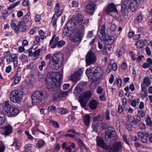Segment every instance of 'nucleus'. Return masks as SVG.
<instances>
[{"label": "nucleus", "mask_w": 152, "mask_h": 152, "mask_svg": "<svg viewBox=\"0 0 152 152\" xmlns=\"http://www.w3.org/2000/svg\"><path fill=\"white\" fill-rule=\"evenodd\" d=\"M62 77V75L59 72H50L47 74L46 86L48 89L56 91L53 97V99L55 101L59 99L57 94V90L61 85Z\"/></svg>", "instance_id": "f257e3e1"}, {"label": "nucleus", "mask_w": 152, "mask_h": 152, "mask_svg": "<svg viewBox=\"0 0 152 152\" xmlns=\"http://www.w3.org/2000/svg\"><path fill=\"white\" fill-rule=\"evenodd\" d=\"M63 57V54L61 52H59L54 54L49 62L50 68L54 70L58 69L61 66Z\"/></svg>", "instance_id": "f03ea898"}, {"label": "nucleus", "mask_w": 152, "mask_h": 152, "mask_svg": "<svg viewBox=\"0 0 152 152\" xmlns=\"http://www.w3.org/2000/svg\"><path fill=\"white\" fill-rule=\"evenodd\" d=\"M49 96L48 92L37 91H34L31 95L32 103L33 105L41 104L45 102V99Z\"/></svg>", "instance_id": "7ed1b4c3"}, {"label": "nucleus", "mask_w": 152, "mask_h": 152, "mask_svg": "<svg viewBox=\"0 0 152 152\" xmlns=\"http://www.w3.org/2000/svg\"><path fill=\"white\" fill-rule=\"evenodd\" d=\"M23 93L20 90H15L13 91L10 93V100L15 103H18L22 100Z\"/></svg>", "instance_id": "20e7f679"}, {"label": "nucleus", "mask_w": 152, "mask_h": 152, "mask_svg": "<svg viewBox=\"0 0 152 152\" xmlns=\"http://www.w3.org/2000/svg\"><path fill=\"white\" fill-rule=\"evenodd\" d=\"M74 23L70 20L67 23L66 26L63 30V34L65 36L70 37L76 29L73 25Z\"/></svg>", "instance_id": "39448f33"}, {"label": "nucleus", "mask_w": 152, "mask_h": 152, "mask_svg": "<svg viewBox=\"0 0 152 152\" xmlns=\"http://www.w3.org/2000/svg\"><path fill=\"white\" fill-rule=\"evenodd\" d=\"M83 31L82 29H75L74 32L70 37L72 41L77 42L81 41L83 37Z\"/></svg>", "instance_id": "423d86ee"}, {"label": "nucleus", "mask_w": 152, "mask_h": 152, "mask_svg": "<svg viewBox=\"0 0 152 152\" xmlns=\"http://www.w3.org/2000/svg\"><path fill=\"white\" fill-rule=\"evenodd\" d=\"M86 73L89 81L91 82V86H94L95 85V69L94 67L92 68H88L86 71Z\"/></svg>", "instance_id": "0eeeda50"}, {"label": "nucleus", "mask_w": 152, "mask_h": 152, "mask_svg": "<svg viewBox=\"0 0 152 152\" xmlns=\"http://www.w3.org/2000/svg\"><path fill=\"white\" fill-rule=\"evenodd\" d=\"M91 95V92L88 91L85 92L82 96L80 98L79 102L83 107H85L88 100L90 98Z\"/></svg>", "instance_id": "6e6552de"}, {"label": "nucleus", "mask_w": 152, "mask_h": 152, "mask_svg": "<svg viewBox=\"0 0 152 152\" xmlns=\"http://www.w3.org/2000/svg\"><path fill=\"white\" fill-rule=\"evenodd\" d=\"M76 20H77L81 29L83 30L84 29V27L86 26L88 23V20L84 16L80 14H78L76 16Z\"/></svg>", "instance_id": "1a4fd4ad"}, {"label": "nucleus", "mask_w": 152, "mask_h": 152, "mask_svg": "<svg viewBox=\"0 0 152 152\" xmlns=\"http://www.w3.org/2000/svg\"><path fill=\"white\" fill-rule=\"evenodd\" d=\"M86 65L94 64L95 62V54L91 50L88 52L86 56Z\"/></svg>", "instance_id": "9d476101"}, {"label": "nucleus", "mask_w": 152, "mask_h": 152, "mask_svg": "<svg viewBox=\"0 0 152 152\" xmlns=\"http://www.w3.org/2000/svg\"><path fill=\"white\" fill-rule=\"evenodd\" d=\"M122 144L121 142H114L112 146L108 147V152H117L120 150L122 148Z\"/></svg>", "instance_id": "9b49d317"}, {"label": "nucleus", "mask_w": 152, "mask_h": 152, "mask_svg": "<svg viewBox=\"0 0 152 152\" xmlns=\"http://www.w3.org/2000/svg\"><path fill=\"white\" fill-rule=\"evenodd\" d=\"M6 61L8 63L13 62L15 67H16L18 65V57L17 55L13 54L6 59Z\"/></svg>", "instance_id": "f8f14e48"}, {"label": "nucleus", "mask_w": 152, "mask_h": 152, "mask_svg": "<svg viewBox=\"0 0 152 152\" xmlns=\"http://www.w3.org/2000/svg\"><path fill=\"white\" fill-rule=\"evenodd\" d=\"M83 70L80 69L77 72L72 75L70 77V80L73 82H76L79 80L80 77L83 73Z\"/></svg>", "instance_id": "ddd939ff"}, {"label": "nucleus", "mask_w": 152, "mask_h": 152, "mask_svg": "<svg viewBox=\"0 0 152 152\" xmlns=\"http://www.w3.org/2000/svg\"><path fill=\"white\" fill-rule=\"evenodd\" d=\"M105 12L106 13L110 15L112 12L117 13L118 11L115 5L113 3H110L105 9Z\"/></svg>", "instance_id": "4468645a"}, {"label": "nucleus", "mask_w": 152, "mask_h": 152, "mask_svg": "<svg viewBox=\"0 0 152 152\" xmlns=\"http://www.w3.org/2000/svg\"><path fill=\"white\" fill-rule=\"evenodd\" d=\"M128 2L124 1L122 5L121 11L123 15H127L130 10L129 7L128 6L129 4Z\"/></svg>", "instance_id": "2eb2a0df"}, {"label": "nucleus", "mask_w": 152, "mask_h": 152, "mask_svg": "<svg viewBox=\"0 0 152 152\" xmlns=\"http://www.w3.org/2000/svg\"><path fill=\"white\" fill-rule=\"evenodd\" d=\"M96 67V81H97L103 78V72L101 67L98 65Z\"/></svg>", "instance_id": "dca6fc26"}, {"label": "nucleus", "mask_w": 152, "mask_h": 152, "mask_svg": "<svg viewBox=\"0 0 152 152\" xmlns=\"http://www.w3.org/2000/svg\"><path fill=\"white\" fill-rule=\"evenodd\" d=\"M97 145L107 151L109 146L107 145L102 138L99 137H96Z\"/></svg>", "instance_id": "f3484780"}, {"label": "nucleus", "mask_w": 152, "mask_h": 152, "mask_svg": "<svg viewBox=\"0 0 152 152\" xmlns=\"http://www.w3.org/2000/svg\"><path fill=\"white\" fill-rule=\"evenodd\" d=\"M12 107H13L10 104L9 101H6L5 102L4 105L3 107V109L4 111L9 117Z\"/></svg>", "instance_id": "a211bd4d"}, {"label": "nucleus", "mask_w": 152, "mask_h": 152, "mask_svg": "<svg viewBox=\"0 0 152 152\" xmlns=\"http://www.w3.org/2000/svg\"><path fill=\"white\" fill-rule=\"evenodd\" d=\"M125 1L128 2L129 5L128 7H129V10L132 11L134 12L137 9L139 5H137V3H135L132 0H126Z\"/></svg>", "instance_id": "6ab92c4d"}, {"label": "nucleus", "mask_w": 152, "mask_h": 152, "mask_svg": "<svg viewBox=\"0 0 152 152\" xmlns=\"http://www.w3.org/2000/svg\"><path fill=\"white\" fill-rule=\"evenodd\" d=\"M95 7V5L94 3L88 4L86 6V11L88 13L93 15L94 13Z\"/></svg>", "instance_id": "aec40b11"}, {"label": "nucleus", "mask_w": 152, "mask_h": 152, "mask_svg": "<svg viewBox=\"0 0 152 152\" xmlns=\"http://www.w3.org/2000/svg\"><path fill=\"white\" fill-rule=\"evenodd\" d=\"M23 23V22H19L18 23V26H17L14 22H12L11 23V26L12 28L14 29L15 32L17 34H18L19 32L20 28L22 26Z\"/></svg>", "instance_id": "412c9836"}, {"label": "nucleus", "mask_w": 152, "mask_h": 152, "mask_svg": "<svg viewBox=\"0 0 152 152\" xmlns=\"http://www.w3.org/2000/svg\"><path fill=\"white\" fill-rule=\"evenodd\" d=\"M103 40L106 44L111 45L115 41V38L113 37L110 36L106 37L105 38L103 39Z\"/></svg>", "instance_id": "4be33fe9"}, {"label": "nucleus", "mask_w": 152, "mask_h": 152, "mask_svg": "<svg viewBox=\"0 0 152 152\" xmlns=\"http://www.w3.org/2000/svg\"><path fill=\"white\" fill-rule=\"evenodd\" d=\"M111 61V60L110 62L107 70V72L108 73H109L112 70L116 71L117 69L118 66L117 64L115 63L112 64Z\"/></svg>", "instance_id": "5701e85b"}, {"label": "nucleus", "mask_w": 152, "mask_h": 152, "mask_svg": "<svg viewBox=\"0 0 152 152\" xmlns=\"http://www.w3.org/2000/svg\"><path fill=\"white\" fill-rule=\"evenodd\" d=\"M3 129L4 130V134L5 135H7L12 133V127L9 125L5 126L3 128Z\"/></svg>", "instance_id": "b1692460"}, {"label": "nucleus", "mask_w": 152, "mask_h": 152, "mask_svg": "<svg viewBox=\"0 0 152 152\" xmlns=\"http://www.w3.org/2000/svg\"><path fill=\"white\" fill-rule=\"evenodd\" d=\"M141 120V118L140 116L137 115L136 118L133 117V119L132 121L130 122V124L132 125H136Z\"/></svg>", "instance_id": "393cba45"}, {"label": "nucleus", "mask_w": 152, "mask_h": 152, "mask_svg": "<svg viewBox=\"0 0 152 152\" xmlns=\"http://www.w3.org/2000/svg\"><path fill=\"white\" fill-rule=\"evenodd\" d=\"M83 119L85 124L87 126L90 124V116L89 115L87 114L83 116Z\"/></svg>", "instance_id": "a878e982"}, {"label": "nucleus", "mask_w": 152, "mask_h": 152, "mask_svg": "<svg viewBox=\"0 0 152 152\" xmlns=\"http://www.w3.org/2000/svg\"><path fill=\"white\" fill-rule=\"evenodd\" d=\"M68 91H63L61 90H58V89L57 90V95H58V97H59L60 98L66 96L68 94Z\"/></svg>", "instance_id": "bb28decb"}, {"label": "nucleus", "mask_w": 152, "mask_h": 152, "mask_svg": "<svg viewBox=\"0 0 152 152\" xmlns=\"http://www.w3.org/2000/svg\"><path fill=\"white\" fill-rule=\"evenodd\" d=\"M19 112V111L18 109L13 107L11 111L9 114V117H13L16 116L18 114Z\"/></svg>", "instance_id": "cd10ccee"}, {"label": "nucleus", "mask_w": 152, "mask_h": 152, "mask_svg": "<svg viewBox=\"0 0 152 152\" xmlns=\"http://www.w3.org/2000/svg\"><path fill=\"white\" fill-rule=\"evenodd\" d=\"M116 133L114 130L111 131L107 133V135L109 138L111 139L112 137H115L116 135Z\"/></svg>", "instance_id": "c85d7f7f"}, {"label": "nucleus", "mask_w": 152, "mask_h": 152, "mask_svg": "<svg viewBox=\"0 0 152 152\" xmlns=\"http://www.w3.org/2000/svg\"><path fill=\"white\" fill-rule=\"evenodd\" d=\"M98 30L100 31V33L102 36H103L105 34V26L104 25H103L101 27H98Z\"/></svg>", "instance_id": "c756f323"}, {"label": "nucleus", "mask_w": 152, "mask_h": 152, "mask_svg": "<svg viewBox=\"0 0 152 152\" xmlns=\"http://www.w3.org/2000/svg\"><path fill=\"white\" fill-rule=\"evenodd\" d=\"M135 45L137 48L140 49L144 46L143 42L140 40L136 42Z\"/></svg>", "instance_id": "7c9ffc66"}, {"label": "nucleus", "mask_w": 152, "mask_h": 152, "mask_svg": "<svg viewBox=\"0 0 152 152\" xmlns=\"http://www.w3.org/2000/svg\"><path fill=\"white\" fill-rule=\"evenodd\" d=\"M140 102V99H132L131 100V105L133 107H135Z\"/></svg>", "instance_id": "2f4dec72"}, {"label": "nucleus", "mask_w": 152, "mask_h": 152, "mask_svg": "<svg viewBox=\"0 0 152 152\" xmlns=\"http://www.w3.org/2000/svg\"><path fill=\"white\" fill-rule=\"evenodd\" d=\"M18 75V74L17 73L15 75V76L13 77V79H14V83L15 84H18L21 80V77L20 76H19L16 77V76H17Z\"/></svg>", "instance_id": "473e14b6"}, {"label": "nucleus", "mask_w": 152, "mask_h": 152, "mask_svg": "<svg viewBox=\"0 0 152 152\" xmlns=\"http://www.w3.org/2000/svg\"><path fill=\"white\" fill-rule=\"evenodd\" d=\"M143 19V17L141 15H138L134 20V23H138L141 22Z\"/></svg>", "instance_id": "72a5a7b5"}, {"label": "nucleus", "mask_w": 152, "mask_h": 152, "mask_svg": "<svg viewBox=\"0 0 152 152\" xmlns=\"http://www.w3.org/2000/svg\"><path fill=\"white\" fill-rule=\"evenodd\" d=\"M143 83L147 87L148 86L151 84L150 79L148 77L144 78Z\"/></svg>", "instance_id": "f704fd0d"}, {"label": "nucleus", "mask_w": 152, "mask_h": 152, "mask_svg": "<svg viewBox=\"0 0 152 152\" xmlns=\"http://www.w3.org/2000/svg\"><path fill=\"white\" fill-rule=\"evenodd\" d=\"M20 59L23 63L27 62L28 61L27 56L24 54H22L21 55Z\"/></svg>", "instance_id": "c9c22d12"}, {"label": "nucleus", "mask_w": 152, "mask_h": 152, "mask_svg": "<svg viewBox=\"0 0 152 152\" xmlns=\"http://www.w3.org/2000/svg\"><path fill=\"white\" fill-rule=\"evenodd\" d=\"M56 106L53 105L49 106L48 107V111L49 112L53 113L56 112Z\"/></svg>", "instance_id": "e433bc0d"}, {"label": "nucleus", "mask_w": 152, "mask_h": 152, "mask_svg": "<svg viewBox=\"0 0 152 152\" xmlns=\"http://www.w3.org/2000/svg\"><path fill=\"white\" fill-rule=\"evenodd\" d=\"M104 92H105L102 87L100 86L97 87L96 90V93L97 94L99 95L103 94Z\"/></svg>", "instance_id": "4c0bfd02"}, {"label": "nucleus", "mask_w": 152, "mask_h": 152, "mask_svg": "<svg viewBox=\"0 0 152 152\" xmlns=\"http://www.w3.org/2000/svg\"><path fill=\"white\" fill-rule=\"evenodd\" d=\"M89 105L90 108L92 109H95V100H93L90 102Z\"/></svg>", "instance_id": "58836bf2"}, {"label": "nucleus", "mask_w": 152, "mask_h": 152, "mask_svg": "<svg viewBox=\"0 0 152 152\" xmlns=\"http://www.w3.org/2000/svg\"><path fill=\"white\" fill-rule=\"evenodd\" d=\"M105 92H104L103 94H99V98L100 99L103 101H105L106 100V98L105 96Z\"/></svg>", "instance_id": "ea45409f"}, {"label": "nucleus", "mask_w": 152, "mask_h": 152, "mask_svg": "<svg viewBox=\"0 0 152 152\" xmlns=\"http://www.w3.org/2000/svg\"><path fill=\"white\" fill-rule=\"evenodd\" d=\"M44 141L42 140L39 141L37 143L36 145L39 148H40L44 145Z\"/></svg>", "instance_id": "a19ab883"}, {"label": "nucleus", "mask_w": 152, "mask_h": 152, "mask_svg": "<svg viewBox=\"0 0 152 152\" xmlns=\"http://www.w3.org/2000/svg\"><path fill=\"white\" fill-rule=\"evenodd\" d=\"M76 140H77V143L80 146L83 147L86 149L85 145L82 140L80 139H77V138H76Z\"/></svg>", "instance_id": "79ce46f5"}, {"label": "nucleus", "mask_w": 152, "mask_h": 152, "mask_svg": "<svg viewBox=\"0 0 152 152\" xmlns=\"http://www.w3.org/2000/svg\"><path fill=\"white\" fill-rule=\"evenodd\" d=\"M40 52V50L38 49L35 51L34 52V56L36 58H38L39 56Z\"/></svg>", "instance_id": "37998d69"}, {"label": "nucleus", "mask_w": 152, "mask_h": 152, "mask_svg": "<svg viewBox=\"0 0 152 152\" xmlns=\"http://www.w3.org/2000/svg\"><path fill=\"white\" fill-rule=\"evenodd\" d=\"M69 121L72 122H74L76 120V119L73 115H70L68 117Z\"/></svg>", "instance_id": "c03bdc74"}, {"label": "nucleus", "mask_w": 152, "mask_h": 152, "mask_svg": "<svg viewBox=\"0 0 152 152\" xmlns=\"http://www.w3.org/2000/svg\"><path fill=\"white\" fill-rule=\"evenodd\" d=\"M110 112L109 110H106L105 113V116L106 119L107 120H109L110 119Z\"/></svg>", "instance_id": "a18cd8bd"}, {"label": "nucleus", "mask_w": 152, "mask_h": 152, "mask_svg": "<svg viewBox=\"0 0 152 152\" xmlns=\"http://www.w3.org/2000/svg\"><path fill=\"white\" fill-rule=\"evenodd\" d=\"M20 2V1H18L11 4L8 8V10L12 9L17 5Z\"/></svg>", "instance_id": "49530a36"}, {"label": "nucleus", "mask_w": 152, "mask_h": 152, "mask_svg": "<svg viewBox=\"0 0 152 152\" xmlns=\"http://www.w3.org/2000/svg\"><path fill=\"white\" fill-rule=\"evenodd\" d=\"M32 145L31 144H28L26 145L25 146V150L26 152H28L31 149Z\"/></svg>", "instance_id": "de8ad7c7"}, {"label": "nucleus", "mask_w": 152, "mask_h": 152, "mask_svg": "<svg viewBox=\"0 0 152 152\" xmlns=\"http://www.w3.org/2000/svg\"><path fill=\"white\" fill-rule=\"evenodd\" d=\"M129 54L133 61H135L136 59V56L135 53L133 51L130 52Z\"/></svg>", "instance_id": "09e8293b"}, {"label": "nucleus", "mask_w": 152, "mask_h": 152, "mask_svg": "<svg viewBox=\"0 0 152 152\" xmlns=\"http://www.w3.org/2000/svg\"><path fill=\"white\" fill-rule=\"evenodd\" d=\"M38 125L37 124L31 130L32 132V134L34 135L35 134L36 132L37 131H39L38 129Z\"/></svg>", "instance_id": "8fccbe9b"}, {"label": "nucleus", "mask_w": 152, "mask_h": 152, "mask_svg": "<svg viewBox=\"0 0 152 152\" xmlns=\"http://www.w3.org/2000/svg\"><path fill=\"white\" fill-rule=\"evenodd\" d=\"M55 13L54 15H55V16L58 18L62 13V11L61 9L55 12Z\"/></svg>", "instance_id": "3c124183"}, {"label": "nucleus", "mask_w": 152, "mask_h": 152, "mask_svg": "<svg viewBox=\"0 0 152 152\" xmlns=\"http://www.w3.org/2000/svg\"><path fill=\"white\" fill-rule=\"evenodd\" d=\"M46 65V63L44 61H42L41 62V64L39 66V69L40 71H42L43 67Z\"/></svg>", "instance_id": "603ef678"}, {"label": "nucleus", "mask_w": 152, "mask_h": 152, "mask_svg": "<svg viewBox=\"0 0 152 152\" xmlns=\"http://www.w3.org/2000/svg\"><path fill=\"white\" fill-rule=\"evenodd\" d=\"M39 34L41 37V39H44L45 38V32L41 30L39 31Z\"/></svg>", "instance_id": "864d4df0"}, {"label": "nucleus", "mask_w": 152, "mask_h": 152, "mask_svg": "<svg viewBox=\"0 0 152 152\" xmlns=\"http://www.w3.org/2000/svg\"><path fill=\"white\" fill-rule=\"evenodd\" d=\"M115 80L117 83V85L118 87H121L122 83V80L121 79L117 78L115 79Z\"/></svg>", "instance_id": "5fc2aeb1"}, {"label": "nucleus", "mask_w": 152, "mask_h": 152, "mask_svg": "<svg viewBox=\"0 0 152 152\" xmlns=\"http://www.w3.org/2000/svg\"><path fill=\"white\" fill-rule=\"evenodd\" d=\"M58 18L55 16V15H53L51 21L53 26H55L56 25L57 20Z\"/></svg>", "instance_id": "6e6d98bb"}, {"label": "nucleus", "mask_w": 152, "mask_h": 152, "mask_svg": "<svg viewBox=\"0 0 152 152\" xmlns=\"http://www.w3.org/2000/svg\"><path fill=\"white\" fill-rule=\"evenodd\" d=\"M139 127L141 130H145L146 128L145 125L143 123H140L139 125Z\"/></svg>", "instance_id": "4d7b16f0"}, {"label": "nucleus", "mask_w": 152, "mask_h": 152, "mask_svg": "<svg viewBox=\"0 0 152 152\" xmlns=\"http://www.w3.org/2000/svg\"><path fill=\"white\" fill-rule=\"evenodd\" d=\"M30 15V13H28L25 16H24L23 18V20H24V22L25 23H27L29 21V20L28 19V18Z\"/></svg>", "instance_id": "13d9d810"}, {"label": "nucleus", "mask_w": 152, "mask_h": 152, "mask_svg": "<svg viewBox=\"0 0 152 152\" xmlns=\"http://www.w3.org/2000/svg\"><path fill=\"white\" fill-rule=\"evenodd\" d=\"M57 46L58 47H61L64 45L65 44V42L63 41H60L57 43Z\"/></svg>", "instance_id": "bf43d9fd"}, {"label": "nucleus", "mask_w": 152, "mask_h": 152, "mask_svg": "<svg viewBox=\"0 0 152 152\" xmlns=\"http://www.w3.org/2000/svg\"><path fill=\"white\" fill-rule=\"evenodd\" d=\"M127 67V65L126 63L123 62L121 64V67L122 69L124 70L126 69Z\"/></svg>", "instance_id": "052dcab7"}, {"label": "nucleus", "mask_w": 152, "mask_h": 152, "mask_svg": "<svg viewBox=\"0 0 152 152\" xmlns=\"http://www.w3.org/2000/svg\"><path fill=\"white\" fill-rule=\"evenodd\" d=\"M146 123L148 125H150L152 124V121L151 118L149 117H147L146 120Z\"/></svg>", "instance_id": "680f3d73"}, {"label": "nucleus", "mask_w": 152, "mask_h": 152, "mask_svg": "<svg viewBox=\"0 0 152 152\" xmlns=\"http://www.w3.org/2000/svg\"><path fill=\"white\" fill-rule=\"evenodd\" d=\"M34 66V64L33 62H31L29 65L27 66V69H33Z\"/></svg>", "instance_id": "e2e57ef3"}, {"label": "nucleus", "mask_w": 152, "mask_h": 152, "mask_svg": "<svg viewBox=\"0 0 152 152\" xmlns=\"http://www.w3.org/2000/svg\"><path fill=\"white\" fill-rule=\"evenodd\" d=\"M67 132H71L72 133H73L76 135H79V133H78V132H76L75 129H69L67 130Z\"/></svg>", "instance_id": "0e129e2a"}, {"label": "nucleus", "mask_w": 152, "mask_h": 152, "mask_svg": "<svg viewBox=\"0 0 152 152\" xmlns=\"http://www.w3.org/2000/svg\"><path fill=\"white\" fill-rule=\"evenodd\" d=\"M37 32V28H34L30 30L29 32L31 35H33L36 33Z\"/></svg>", "instance_id": "69168bd1"}, {"label": "nucleus", "mask_w": 152, "mask_h": 152, "mask_svg": "<svg viewBox=\"0 0 152 152\" xmlns=\"http://www.w3.org/2000/svg\"><path fill=\"white\" fill-rule=\"evenodd\" d=\"M130 123H127L126 122V128L128 129L129 131H131L132 130V125L129 124Z\"/></svg>", "instance_id": "338daca9"}, {"label": "nucleus", "mask_w": 152, "mask_h": 152, "mask_svg": "<svg viewBox=\"0 0 152 152\" xmlns=\"http://www.w3.org/2000/svg\"><path fill=\"white\" fill-rule=\"evenodd\" d=\"M72 6L73 7H76L78 6V2L76 1H73L72 2Z\"/></svg>", "instance_id": "774afa93"}]
</instances>
